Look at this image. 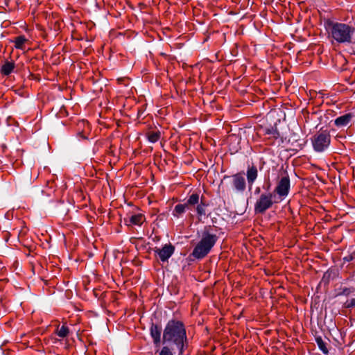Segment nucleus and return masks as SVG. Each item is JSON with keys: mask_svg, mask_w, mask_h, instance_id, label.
Segmentation results:
<instances>
[{"mask_svg": "<svg viewBox=\"0 0 355 355\" xmlns=\"http://www.w3.org/2000/svg\"><path fill=\"white\" fill-rule=\"evenodd\" d=\"M187 331L183 322L178 320H170L163 331V343L175 345L180 354H182L187 345Z\"/></svg>", "mask_w": 355, "mask_h": 355, "instance_id": "obj_1", "label": "nucleus"}, {"mask_svg": "<svg viewBox=\"0 0 355 355\" xmlns=\"http://www.w3.org/2000/svg\"><path fill=\"white\" fill-rule=\"evenodd\" d=\"M218 241V236L213 232L211 226L205 227L200 240L193 248L189 257L196 259L205 258L211 251Z\"/></svg>", "mask_w": 355, "mask_h": 355, "instance_id": "obj_2", "label": "nucleus"}, {"mask_svg": "<svg viewBox=\"0 0 355 355\" xmlns=\"http://www.w3.org/2000/svg\"><path fill=\"white\" fill-rule=\"evenodd\" d=\"M329 37L338 44H350L355 32L352 26L340 22L328 23Z\"/></svg>", "mask_w": 355, "mask_h": 355, "instance_id": "obj_3", "label": "nucleus"}, {"mask_svg": "<svg viewBox=\"0 0 355 355\" xmlns=\"http://www.w3.org/2000/svg\"><path fill=\"white\" fill-rule=\"evenodd\" d=\"M280 201H282V198L278 200L274 193H263L254 204V211L256 214H264L266 210L272 207L273 204Z\"/></svg>", "mask_w": 355, "mask_h": 355, "instance_id": "obj_4", "label": "nucleus"}, {"mask_svg": "<svg viewBox=\"0 0 355 355\" xmlns=\"http://www.w3.org/2000/svg\"><path fill=\"white\" fill-rule=\"evenodd\" d=\"M331 142V135L327 130H320L313 137L312 144L313 149L317 152L326 150Z\"/></svg>", "mask_w": 355, "mask_h": 355, "instance_id": "obj_5", "label": "nucleus"}, {"mask_svg": "<svg viewBox=\"0 0 355 355\" xmlns=\"http://www.w3.org/2000/svg\"><path fill=\"white\" fill-rule=\"evenodd\" d=\"M290 190V179L288 176L282 177L274 190V193L278 195V200L284 198Z\"/></svg>", "mask_w": 355, "mask_h": 355, "instance_id": "obj_6", "label": "nucleus"}, {"mask_svg": "<svg viewBox=\"0 0 355 355\" xmlns=\"http://www.w3.org/2000/svg\"><path fill=\"white\" fill-rule=\"evenodd\" d=\"M232 188L236 193H243L246 188V182L243 176V173H237L231 176Z\"/></svg>", "mask_w": 355, "mask_h": 355, "instance_id": "obj_7", "label": "nucleus"}, {"mask_svg": "<svg viewBox=\"0 0 355 355\" xmlns=\"http://www.w3.org/2000/svg\"><path fill=\"white\" fill-rule=\"evenodd\" d=\"M156 256L162 261H167L175 251V247L171 243L164 245L162 248H155L153 250Z\"/></svg>", "mask_w": 355, "mask_h": 355, "instance_id": "obj_8", "label": "nucleus"}, {"mask_svg": "<svg viewBox=\"0 0 355 355\" xmlns=\"http://www.w3.org/2000/svg\"><path fill=\"white\" fill-rule=\"evenodd\" d=\"M150 336L155 345L159 344L161 341L162 327L158 324L152 323L150 328Z\"/></svg>", "mask_w": 355, "mask_h": 355, "instance_id": "obj_9", "label": "nucleus"}, {"mask_svg": "<svg viewBox=\"0 0 355 355\" xmlns=\"http://www.w3.org/2000/svg\"><path fill=\"white\" fill-rule=\"evenodd\" d=\"M246 175L248 183L251 188L258 176V171L257 167L254 165L251 166H249L248 167Z\"/></svg>", "mask_w": 355, "mask_h": 355, "instance_id": "obj_10", "label": "nucleus"}, {"mask_svg": "<svg viewBox=\"0 0 355 355\" xmlns=\"http://www.w3.org/2000/svg\"><path fill=\"white\" fill-rule=\"evenodd\" d=\"M352 119V114H345L335 119L334 123L337 127H344L349 124Z\"/></svg>", "mask_w": 355, "mask_h": 355, "instance_id": "obj_11", "label": "nucleus"}, {"mask_svg": "<svg viewBox=\"0 0 355 355\" xmlns=\"http://www.w3.org/2000/svg\"><path fill=\"white\" fill-rule=\"evenodd\" d=\"M15 67V64L14 62L6 61L1 66V73L4 76H8L13 71Z\"/></svg>", "mask_w": 355, "mask_h": 355, "instance_id": "obj_12", "label": "nucleus"}, {"mask_svg": "<svg viewBox=\"0 0 355 355\" xmlns=\"http://www.w3.org/2000/svg\"><path fill=\"white\" fill-rule=\"evenodd\" d=\"M266 135H268V139L275 140L280 137L277 127L267 128L264 130Z\"/></svg>", "mask_w": 355, "mask_h": 355, "instance_id": "obj_13", "label": "nucleus"}, {"mask_svg": "<svg viewBox=\"0 0 355 355\" xmlns=\"http://www.w3.org/2000/svg\"><path fill=\"white\" fill-rule=\"evenodd\" d=\"M145 220V217L141 214H134L130 216L129 222L132 225H141Z\"/></svg>", "mask_w": 355, "mask_h": 355, "instance_id": "obj_14", "label": "nucleus"}, {"mask_svg": "<svg viewBox=\"0 0 355 355\" xmlns=\"http://www.w3.org/2000/svg\"><path fill=\"white\" fill-rule=\"evenodd\" d=\"M28 41L24 35H19L15 38L13 42L15 47L17 49H24L25 48V43Z\"/></svg>", "mask_w": 355, "mask_h": 355, "instance_id": "obj_15", "label": "nucleus"}, {"mask_svg": "<svg viewBox=\"0 0 355 355\" xmlns=\"http://www.w3.org/2000/svg\"><path fill=\"white\" fill-rule=\"evenodd\" d=\"M55 334L62 338H66L69 334V327L66 324H63L61 327L59 325L57 327Z\"/></svg>", "mask_w": 355, "mask_h": 355, "instance_id": "obj_16", "label": "nucleus"}, {"mask_svg": "<svg viewBox=\"0 0 355 355\" xmlns=\"http://www.w3.org/2000/svg\"><path fill=\"white\" fill-rule=\"evenodd\" d=\"M187 208L188 209V207L185 203L176 205L173 211V216L178 218L180 215L185 212Z\"/></svg>", "mask_w": 355, "mask_h": 355, "instance_id": "obj_17", "label": "nucleus"}, {"mask_svg": "<svg viewBox=\"0 0 355 355\" xmlns=\"http://www.w3.org/2000/svg\"><path fill=\"white\" fill-rule=\"evenodd\" d=\"M199 200V195L198 193H193L188 198L185 204L188 207V209H189L190 207L198 205Z\"/></svg>", "mask_w": 355, "mask_h": 355, "instance_id": "obj_18", "label": "nucleus"}, {"mask_svg": "<svg viewBox=\"0 0 355 355\" xmlns=\"http://www.w3.org/2000/svg\"><path fill=\"white\" fill-rule=\"evenodd\" d=\"M146 136L150 142L155 143L159 139L161 133L159 131H148Z\"/></svg>", "mask_w": 355, "mask_h": 355, "instance_id": "obj_19", "label": "nucleus"}, {"mask_svg": "<svg viewBox=\"0 0 355 355\" xmlns=\"http://www.w3.org/2000/svg\"><path fill=\"white\" fill-rule=\"evenodd\" d=\"M316 343L319 347V349L324 353L327 354L328 349L326 347V343L323 341L322 338L321 337H317L315 338Z\"/></svg>", "mask_w": 355, "mask_h": 355, "instance_id": "obj_20", "label": "nucleus"}, {"mask_svg": "<svg viewBox=\"0 0 355 355\" xmlns=\"http://www.w3.org/2000/svg\"><path fill=\"white\" fill-rule=\"evenodd\" d=\"M207 205L203 202L202 200H201L200 203L197 205L196 211L197 214L200 216H205L206 214L205 209Z\"/></svg>", "mask_w": 355, "mask_h": 355, "instance_id": "obj_21", "label": "nucleus"}, {"mask_svg": "<svg viewBox=\"0 0 355 355\" xmlns=\"http://www.w3.org/2000/svg\"><path fill=\"white\" fill-rule=\"evenodd\" d=\"M159 355H173V354L169 347L164 346L159 352Z\"/></svg>", "mask_w": 355, "mask_h": 355, "instance_id": "obj_22", "label": "nucleus"}, {"mask_svg": "<svg viewBox=\"0 0 355 355\" xmlns=\"http://www.w3.org/2000/svg\"><path fill=\"white\" fill-rule=\"evenodd\" d=\"M345 307L346 308L355 307V297L352 298L349 301H347L345 302Z\"/></svg>", "mask_w": 355, "mask_h": 355, "instance_id": "obj_23", "label": "nucleus"}, {"mask_svg": "<svg viewBox=\"0 0 355 355\" xmlns=\"http://www.w3.org/2000/svg\"><path fill=\"white\" fill-rule=\"evenodd\" d=\"M352 292L349 288H344L340 293V295H349Z\"/></svg>", "mask_w": 355, "mask_h": 355, "instance_id": "obj_24", "label": "nucleus"}, {"mask_svg": "<svg viewBox=\"0 0 355 355\" xmlns=\"http://www.w3.org/2000/svg\"><path fill=\"white\" fill-rule=\"evenodd\" d=\"M256 191H257V192H259V188H257V189H256Z\"/></svg>", "mask_w": 355, "mask_h": 355, "instance_id": "obj_25", "label": "nucleus"}]
</instances>
